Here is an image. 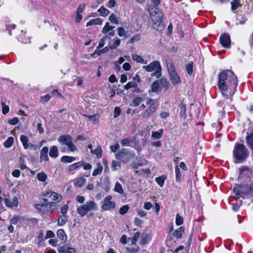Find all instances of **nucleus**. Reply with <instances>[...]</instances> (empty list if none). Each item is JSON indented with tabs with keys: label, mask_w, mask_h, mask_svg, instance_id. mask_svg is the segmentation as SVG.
Returning a JSON list of instances; mask_svg holds the SVG:
<instances>
[{
	"label": "nucleus",
	"mask_w": 253,
	"mask_h": 253,
	"mask_svg": "<svg viewBox=\"0 0 253 253\" xmlns=\"http://www.w3.org/2000/svg\"><path fill=\"white\" fill-rule=\"evenodd\" d=\"M237 85V78L232 71L224 70L218 75L217 86L225 99L232 98Z\"/></svg>",
	"instance_id": "f257e3e1"
},
{
	"label": "nucleus",
	"mask_w": 253,
	"mask_h": 253,
	"mask_svg": "<svg viewBox=\"0 0 253 253\" xmlns=\"http://www.w3.org/2000/svg\"><path fill=\"white\" fill-rule=\"evenodd\" d=\"M150 14L151 16V19L153 22V27L158 31H162L164 28L163 23V14L159 11L158 9L149 8Z\"/></svg>",
	"instance_id": "f03ea898"
},
{
	"label": "nucleus",
	"mask_w": 253,
	"mask_h": 253,
	"mask_svg": "<svg viewBox=\"0 0 253 253\" xmlns=\"http://www.w3.org/2000/svg\"><path fill=\"white\" fill-rule=\"evenodd\" d=\"M233 156L236 159L235 163L245 160L249 156V152L246 146L242 144H236L233 151Z\"/></svg>",
	"instance_id": "7ed1b4c3"
},
{
	"label": "nucleus",
	"mask_w": 253,
	"mask_h": 253,
	"mask_svg": "<svg viewBox=\"0 0 253 253\" xmlns=\"http://www.w3.org/2000/svg\"><path fill=\"white\" fill-rule=\"evenodd\" d=\"M253 191V184L238 185H236L233 189V192L239 197L245 199L252 194Z\"/></svg>",
	"instance_id": "20e7f679"
},
{
	"label": "nucleus",
	"mask_w": 253,
	"mask_h": 253,
	"mask_svg": "<svg viewBox=\"0 0 253 253\" xmlns=\"http://www.w3.org/2000/svg\"><path fill=\"white\" fill-rule=\"evenodd\" d=\"M146 104L149 106L146 110L141 114V116L144 118H148L154 114L156 111L159 106V103L157 100H154L149 97H147L146 98Z\"/></svg>",
	"instance_id": "39448f33"
},
{
	"label": "nucleus",
	"mask_w": 253,
	"mask_h": 253,
	"mask_svg": "<svg viewBox=\"0 0 253 253\" xmlns=\"http://www.w3.org/2000/svg\"><path fill=\"white\" fill-rule=\"evenodd\" d=\"M97 210V206L93 201L86 202L85 204L77 208L78 213L82 216H84L90 211H96Z\"/></svg>",
	"instance_id": "423d86ee"
},
{
	"label": "nucleus",
	"mask_w": 253,
	"mask_h": 253,
	"mask_svg": "<svg viewBox=\"0 0 253 253\" xmlns=\"http://www.w3.org/2000/svg\"><path fill=\"white\" fill-rule=\"evenodd\" d=\"M43 200L45 203L35 205L38 211L43 213L52 212L57 209L56 206L53 202L48 201L46 199H43Z\"/></svg>",
	"instance_id": "0eeeda50"
},
{
	"label": "nucleus",
	"mask_w": 253,
	"mask_h": 253,
	"mask_svg": "<svg viewBox=\"0 0 253 253\" xmlns=\"http://www.w3.org/2000/svg\"><path fill=\"white\" fill-rule=\"evenodd\" d=\"M142 68L148 72L155 71L154 75L157 78H159L161 76L162 68L159 61H153L148 65L143 66Z\"/></svg>",
	"instance_id": "6e6552de"
},
{
	"label": "nucleus",
	"mask_w": 253,
	"mask_h": 253,
	"mask_svg": "<svg viewBox=\"0 0 253 253\" xmlns=\"http://www.w3.org/2000/svg\"><path fill=\"white\" fill-rule=\"evenodd\" d=\"M58 141L63 145H66L72 152H74L77 150L76 146L72 142L71 136L69 135L60 136L58 138Z\"/></svg>",
	"instance_id": "1a4fd4ad"
},
{
	"label": "nucleus",
	"mask_w": 253,
	"mask_h": 253,
	"mask_svg": "<svg viewBox=\"0 0 253 253\" xmlns=\"http://www.w3.org/2000/svg\"><path fill=\"white\" fill-rule=\"evenodd\" d=\"M168 69L170 78V80L173 85L180 84L181 80L176 73L174 66L172 64L168 65Z\"/></svg>",
	"instance_id": "9d476101"
},
{
	"label": "nucleus",
	"mask_w": 253,
	"mask_h": 253,
	"mask_svg": "<svg viewBox=\"0 0 253 253\" xmlns=\"http://www.w3.org/2000/svg\"><path fill=\"white\" fill-rule=\"evenodd\" d=\"M133 157V154L125 149H122L116 154V158L123 163H127Z\"/></svg>",
	"instance_id": "9b49d317"
},
{
	"label": "nucleus",
	"mask_w": 253,
	"mask_h": 253,
	"mask_svg": "<svg viewBox=\"0 0 253 253\" xmlns=\"http://www.w3.org/2000/svg\"><path fill=\"white\" fill-rule=\"evenodd\" d=\"M112 200V197L111 195L106 197L101 206V209L104 211H109L114 209L116 207V203Z\"/></svg>",
	"instance_id": "f8f14e48"
},
{
	"label": "nucleus",
	"mask_w": 253,
	"mask_h": 253,
	"mask_svg": "<svg viewBox=\"0 0 253 253\" xmlns=\"http://www.w3.org/2000/svg\"><path fill=\"white\" fill-rule=\"evenodd\" d=\"M44 196L45 197V199H47L48 201L50 200L52 201V202H53V204H54V203H58L62 199V196L61 195L50 190L46 192Z\"/></svg>",
	"instance_id": "ddd939ff"
},
{
	"label": "nucleus",
	"mask_w": 253,
	"mask_h": 253,
	"mask_svg": "<svg viewBox=\"0 0 253 253\" xmlns=\"http://www.w3.org/2000/svg\"><path fill=\"white\" fill-rule=\"evenodd\" d=\"M239 176L238 178L247 176L251 177H253V167L251 168L247 166H242L239 169Z\"/></svg>",
	"instance_id": "4468645a"
},
{
	"label": "nucleus",
	"mask_w": 253,
	"mask_h": 253,
	"mask_svg": "<svg viewBox=\"0 0 253 253\" xmlns=\"http://www.w3.org/2000/svg\"><path fill=\"white\" fill-rule=\"evenodd\" d=\"M115 28V26L110 25L109 23L107 22L105 23V26L102 29V32L105 34V37L110 38V37H113L114 36V32L113 31V29Z\"/></svg>",
	"instance_id": "2eb2a0df"
},
{
	"label": "nucleus",
	"mask_w": 253,
	"mask_h": 253,
	"mask_svg": "<svg viewBox=\"0 0 253 253\" xmlns=\"http://www.w3.org/2000/svg\"><path fill=\"white\" fill-rule=\"evenodd\" d=\"M220 42L224 47H229L231 43L230 36L225 33L220 37Z\"/></svg>",
	"instance_id": "dca6fc26"
},
{
	"label": "nucleus",
	"mask_w": 253,
	"mask_h": 253,
	"mask_svg": "<svg viewBox=\"0 0 253 253\" xmlns=\"http://www.w3.org/2000/svg\"><path fill=\"white\" fill-rule=\"evenodd\" d=\"M20 141L22 143L23 147L25 149L34 147V145L33 144L29 143V139L27 136L25 135H21L20 136Z\"/></svg>",
	"instance_id": "f3484780"
},
{
	"label": "nucleus",
	"mask_w": 253,
	"mask_h": 253,
	"mask_svg": "<svg viewBox=\"0 0 253 253\" xmlns=\"http://www.w3.org/2000/svg\"><path fill=\"white\" fill-rule=\"evenodd\" d=\"M48 152V148L46 146L43 147L40 152V162L42 163L43 161H47L48 160L49 158L47 155Z\"/></svg>",
	"instance_id": "a211bd4d"
},
{
	"label": "nucleus",
	"mask_w": 253,
	"mask_h": 253,
	"mask_svg": "<svg viewBox=\"0 0 253 253\" xmlns=\"http://www.w3.org/2000/svg\"><path fill=\"white\" fill-rule=\"evenodd\" d=\"M160 91V86L158 81H154L151 85V89L149 90V93L157 92Z\"/></svg>",
	"instance_id": "6ab92c4d"
},
{
	"label": "nucleus",
	"mask_w": 253,
	"mask_h": 253,
	"mask_svg": "<svg viewBox=\"0 0 253 253\" xmlns=\"http://www.w3.org/2000/svg\"><path fill=\"white\" fill-rule=\"evenodd\" d=\"M4 203L5 205L9 208L16 207L18 205L17 199L16 197L13 198V199L11 201L8 199H5Z\"/></svg>",
	"instance_id": "aec40b11"
},
{
	"label": "nucleus",
	"mask_w": 253,
	"mask_h": 253,
	"mask_svg": "<svg viewBox=\"0 0 253 253\" xmlns=\"http://www.w3.org/2000/svg\"><path fill=\"white\" fill-rule=\"evenodd\" d=\"M86 182V179L83 177H78L75 179L74 185L78 187H82Z\"/></svg>",
	"instance_id": "412c9836"
},
{
	"label": "nucleus",
	"mask_w": 253,
	"mask_h": 253,
	"mask_svg": "<svg viewBox=\"0 0 253 253\" xmlns=\"http://www.w3.org/2000/svg\"><path fill=\"white\" fill-rule=\"evenodd\" d=\"M131 58L132 60L137 63L146 64L147 62L145 61L142 56L136 54H131Z\"/></svg>",
	"instance_id": "4be33fe9"
},
{
	"label": "nucleus",
	"mask_w": 253,
	"mask_h": 253,
	"mask_svg": "<svg viewBox=\"0 0 253 253\" xmlns=\"http://www.w3.org/2000/svg\"><path fill=\"white\" fill-rule=\"evenodd\" d=\"M49 155L50 157L56 158L58 156V149L56 146H52L49 150Z\"/></svg>",
	"instance_id": "5701e85b"
},
{
	"label": "nucleus",
	"mask_w": 253,
	"mask_h": 253,
	"mask_svg": "<svg viewBox=\"0 0 253 253\" xmlns=\"http://www.w3.org/2000/svg\"><path fill=\"white\" fill-rule=\"evenodd\" d=\"M144 98L140 96H135L133 98L132 101V105L134 107H137L140 105L144 101Z\"/></svg>",
	"instance_id": "b1692460"
},
{
	"label": "nucleus",
	"mask_w": 253,
	"mask_h": 253,
	"mask_svg": "<svg viewBox=\"0 0 253 253\" xmlns=\"http://www.w3.org/2000/svg\"><path fill=\"white\" fill-rule=\"evenodd\" d=\"M18 40L24 43H29L30 42V39L29 37H26L25 33L21 31V34L18 38Z\"/></svg>",
	"instance_id": "393cba45"
},
{
	"label": "nucleus",
	"mask_w": 253,
	"mask_h": 253,
	"mask_svg": "<svg viewBox=\"0 0 253 253\" xmlns=\"http://www.w3.org/2000/svg\"><path fill=\"white\" fill-rule=\"evenodd\" d=\"M184 231V228L183 227H182V226L180 227L179 228H178V229H176L174 231V232L173 233V236L175 238H176L177 239H179V238H180L182 236Z\"/></svg>",
	"instance_id": "a878e982"
},
{
	"label": "nucleus",
	"mask_w": 253,
	"mask_h": 253,
	"mask_svg": "<svg viewBox=\"0 0 253 253\" xmlns=\"http://www.w3.org/2000/svg\"><path fill=\"white\" fill-rule=\"evenodd\" d=\"M102 149L100 146H98L94 150H91L90 153L92 155H95L98 158L102 157Z\"/></svg>",
	"instance_id": "bb28decb"
},
{
	"label": "nucleus",
	"mask_w": 253,
	"mask_h": 253,
	"mask_svg": "<svg viewBox=\"0 0 253 253\" xmlns=\"http://www.w3.org/2000/svg\"><path fill=\"white\" fill-rule=\"evenodd\" d=\"M102 23V20L99 18H97L95 19H93L90 21H89L86 23V27L93 25H101Z\"/></svg>",
	"instance_id": "cd10ccee"
},
{
	"label": "nucleus",
	"mask_w": 253,
	"mask_h": 253,
	"mask_svg": "<svg viewBox=\"0 0 253 253\" xmlns=\"http://www.w3.org/2000/svg\"><path fill=\"white\" fill-rule=\"evenodd\" d=\"M84 162L83 161H80L76 163H74L72 165H71L69 166L68 168V170L69 171H73L74 170L76 169L81 167L83 165H84Z\"/></svg>",
	"instance_id": "c85d7f7f"
},
{
	"label": "nucleus",
	"mask_w": 253,
	"mask_h": 253,
	"mask_svg": "<svg viewBox=\"0 0 253 253\" xmlns=\"http://www.w3.org/2000/svg\"><path fill=\"white\" fill-rule=\"evenodd\" d=\"M67 221V217L66 215H60L57 220V224L60 226H63Z\"/></svg>",
	"instance_id": "c756f323"
},
{
	"label": "nucleus",
	"mask_w": 253,
	"mask_h": 253,
	"mask_svg": "<svg viewBox=\"0 0 253 253\" xmlns=\"http://www.w3.org/2000/svg\"><path fill=\"white\" fill-rule=\"evenodd\" d=\"M103 170V167L100 163L97 164L96 168L94 169L92 172V175L95 176L97 175L101 174Z\"/></svg>",
	"instance_id": "7c9ffc66"
},
{
	"label": "nucleus",
	"mask_w": 253,
	"mask_h": 253,
	"mask_svg": "<svg viewBox=\"0 0 253 253\" xmlns=\"http://www.w3.org/2000/svg\"><path fill=\"white\" fill-rule=\"evenodd\" d=\"M76 158L68 156H62L61 158V161L63 163H70L76 160Z\"/></svg>",
	"instance_id": "2f4dec72"
},
{
	"label": "nucleus",
	"mask_w": 253,
	"mask_h": 253,
	"mask_svg": "<svg viewBox=\"0 0 253 253\" xmlns=\"http://www.w3.org/2000/svg\"><path fill=\"white\" fill-rule=\"evenodd\" d=\"M58 237L63 241H66L67 236L63 229H59L57 232Z\"/></svg>",
	"instance_id": "473e14b6"
},
{
	"label": "nucleus",
	"mask_w": 253,
	"mask_h": 253,
	"mask_svg": "<svg viewBox=\"0 0 253 253\" xmlns=\"http://www.w3.org/2000/svg\"><path fill=\"white\" fill-rule=\"evenodd\" d=\"M163 133V129H160L157 131H153L152 132V137L155 139H159L162 137Z\"/></svg>",
	"instance_id": "72a5a7b5"
},
{
	"label": "nucleus",
	"mask_w": 253,
	"mask_h": 253,
	"mask_svg": "<svg viewBox=\"0 0 253 253\" xmlns=\"http://www.w3.org/2000/svg\"><path fill=\"white\" fill-rule=\"evenodd\" d=\"M160 84L162 87L165 88L166 90L168 89L169 83L167 79L163 78H161L160 80Z\"/></svg>",
	"instance_id": "f704fd0d"
},
{
	"label": "nucleus",
	"mask_w": 253,
	"mask_h": 253,
	"mask_svg": "<svg viewBox=\"0 0 253 253\" xmlns=\"http://www.w3.org/2000/svg\"><path fill=\"white\" fill-rule=\"evenodd\" d=\"M97 11L99 12L100 15L103 17H106L109 14V11L104 6H102Z\"/></svg>",
	"instance_id": "c9c22d12"
},
{
	"label": "nucleus",
	"mask_w": 253,
	"mask_h": 253,
	"mask_svg": "<svg viewBox=\"0 0 253 253\" xmlns=\"http://www.w3.org/2000/svg\"><path fill=\"white\" fill-rule=\"evenodd\" d=\"M14 142V138L13 137H9L4 142L3 145L5 148H10Z\"/></svg>",
	"instance_id": "e433bc0d"
},
{
	"label": "nucleus",
	"mask_w": 253,
	"mask_h": 253,
	"mask_svg": "<svg viewBox=\"0 0 253 253\" xmlns=\"http://www.w3.org/2000/svg\"><path fill=\"white\" fill-rule=\"evenodd\" d=\"M247 20V18L246 16L243 15H239L237 17V22L236 24L237 25L238 24L243 25L244 24Z\"/></svg>",
	"instance_id": "4c0bfd02"
},
{
	"label": "nucleus",
	"mask_w": 253,
	"mask_h": 253,
	"mask_svg": "<svg viewBox=\"0 0 253 253\" xmlns=\"http://www.w3.org/2000/svg\"><path fill=\"white\" fill-rule=\"evenodd\" d=\"M37 177L38 179L41 182H45L47 179V175L43 172L37 174Z\"/></svg>",
	"instance_id": "58836bf2"
},
{
	"label": "nucleus",
	"mask_w": 253,
	"mask_h": 253,
	"mask_svg": "<svg viewBox=\"0 0 253 253\" xmlns=\"http://www.w3.org/2000/svg\"><path fill=\"white\" fill-rule=\"evenodd\" d=\"M165 179L166 177L164 175H162L155 178L156 182L161 187L163 186Z\"/></svg>",
	"instance_id": "ea45409f"
},
{
	"label": "nucleus",
	"mask_w": 253,
	"mask_h": 253,
	"mask_svg": "<svg viewBox=\"0 0 253 253\" xmlns=\"http://www.w3.org/2000/svg\"><path fill=\"white\" fill-rule=\"evenodd\" d=\"M242 6L239 0H234L231 2V9L232 10H236L238 7Z\"/></svg>",
	"instance_id": "a19ab883"
},
{
	"label": "nucleus",
	"mask_w": 253,
	"mask_h": 253,
	"mask_svg": "<svg viewBox=\"0 0 253 253\" xmlns=\"http://www.w3.org/2000/svg\"><path fill=\"white\" fill-rule=\"evenodd\" d=\"M137 85L136 83L133 81L127 83L125 86L124 88L125 89H128L130 88H136Z\"/></svg>",
	"instance_id": "79ce46f5"
},
{
	"label": "nucleus",
	"mask_w": 253,
	"mask_h": 253,
	"mask_svg": "<svg viewBox=\"0 0 253 253\" xmlns=\"http://www.w3.org/2000/svg\"><path fill=\"white\" fill-rule=\"evenodd\" d=\"M121 167L120 163L116 161H113L111 164V168L113 170L115 171Z\"/></svg>",
	"instance_id": "37998d69"
},
{
	"label": "nucleus",
	"mask_w": 253,
	"mask_h": 253,
	"mask_svg": "<svg viewBox=\"0 0 253 253\" xmlns=\"http://www.w3.org/2000/svg\"><path fill=\"white\" fill-rule=\"evenodd\" d=\"M114 191L117 192L120 194H122L123 193V189L122 188V186L120 183L117 182L115 184V186L114 188Z\"/></svg>",
	"instance_id": "c03bdc74"
},
{
	"label": "nucleus",
	"mask_w": 253,
	"mask_h": 253,
	"mask_svg": "<svg viewBox=\"0 0 253 253\" xmlns=\"http://www.w3.org/2000/svg\"><path fill=\"white\" fill-rule=\"evenodd\" d=\"M109 21L113 24H118L119 23L118 19L114 14H111L109 17Z\"/></svg>",
	"instance_id": "a18cd8bd"
},
{
	"label": "nucleus",
	"mask_w": 253,
	"mask_h": 253,
	"mask_svg": "<svg viewBox=\"0 0 253 253\" xmlns=\"http://www.w3.org/2000/svg\"><path fill=\"white\" fill-rule=\"evenodd\" d=\"M183 223V218L179 214L176 215L175 223L177 225L179 226L182 224Z\"/></svg>",
	"instance_id": "49530a36"
},
{
	"label": "nucleus",
	"mask_w": 253,
	"mask_h": 253,
	"mask_svg": "<svg viewBox=\"0 0 253 253\" xmlns=\"http://www.w3.org/2000/svg\"><path fill=\"white\" fill-rule=\"evenodd\" d=\"M186 72L189 75H191L193 72V63L189 62L186 66Z\"/></svg>",
	"instance_id": "de8ad7c7"
},
{
	"label": "nucleus",
	"mask_w": 253,
	"mask_h": 253,
	"mask_svg": "<svg viewBox=\"0 0 253 253\" xmlns=\"http://www.w3.org/2000/svg\"><path fill=\"white\" fill-rule=\"evenodd\" d=\"M139 236H140L139 232H137L134 233V234L133 235V236L132 237V238L131 239V244L132 245H135L136 244V242H137Z\"/></svg>",
	"instance_id": "09e8293b"
},
{
	"label": "nucleus",
	"mask_w": 253,
	"mask_h": 253,
	"mask_svg": "<svg viewBox=\"0 0 253 253\" xmlns=\"http://www.w3.org/2000/svg\"><path fill=\"white\" fill-rule=\"evenodd\" d=\"M2 106V112L3 114H6L9 111V107L6 105L4 102L1 103Z\"/></svg>",
	"instance_id": "8fccbe9b"
},
{
	"label": "nucleus",
	"mask_w": 253,
	"mask_h": 253,
	"mask_svg": "<svg viewBox=\"0 0 253 253\" xmlns=\"http://www.w3.org/2000/svg\"><path fill=\"white\" fill-rule=\"evenodd\" d=\"M128 209V206L127 205H125L120 209L119 212L121 214L124 215L127 212Z\"/></svg>",
	"instance_id": "3c124183"
},
{
	"label": "nucleus",
	"mask_w": 253,
	"mask_h": 253,
	"mask_svg": "<svg viewBox=\"0 0 253 253\" xmlns=\"http://www.w3.org/2000/svg\"><path fill=\"white\" fill-rule=\"evenodd\" d=\"M121 43V40L119 39L115 38L114 40V43L112 45H110V48H115L118 47Z\"/></svg>",
	"instance_id": "603ef678"
},
{
	"label": "nucleus",
	"mask_w": 253,
	"mask_h": 253,
	"mask_svg": "<svg viewBox=\"0 0 253 253\" xmlns=\"http://www.w3.org/2000/svg\"><path fill=\"white\" fill-rule=\"evenodd\" d=\"M22 217L18 215H14L12 218L10 220V223L13 224H16L18 221L22 219Z\"/></svg>",
	"instance_id": "864d4df0"
},
{
	"label": "nucleus",
	"mask_w": 253,
	"mask_h": 253,
	"mask_svg": "<svg viewBox=\"0 0 253 253\" xmlns=\"http://www.w3.org/2000/svg\"><path fill=\"white\" fill-rule=\"evenodd\" d=\"M19 168L23 170L27 168L26 165L24 163V160L22 157L19 158Z\"/></svg>",
	"instance_id": "5fc2aeb1"
},
{
	"label": "nucleus",
	"mask_w": 253,
	"mask_h": 253,
	"mask_svg": "<svg viewBox=\"0 0 253 253\" xmlns=\"http://www.w3.org/2000/svg\"><path fill=\"white\" fill-rule=\"evenodd\" d=\"M19 122V119L17 117H14L12 119H9L8 121V123L9 124L11 125H15L17 124Z\"/></svg>",
	"instance_id": "6e6d98bb"
},
{
	"label": "nucleus",
	"mask_w": 253,
	"mask_h": 253,
	"mask_svg": "<svg viewBox=\"0 0 253 253\" xmlns=\"http://www.w3.org/2000/svg\"><path fill=\"white\" fill-rule=\"evenodd\" d=\"M108 50H109L108 47L106 46L102 49L95 50V51L94 52V53L97 54L98 55H100L102 53L107 52Z\"/></svg>",
	"instance_id": "4d7b16f0"
},
{
	"label": "nucleus",
	"mask_w": 253,
	"mask_h": 253,
	"mask_svg": "<svg viewBox=\"0 0 253 253\" xmlns=\"http://www.w3.org/2000/svg\"><path fill=\"white\" fill-rule=\"evenodd\" d=\"M118 35L120 37H124L126 35V31L123 27H119L118 29Z\"/></svg>",
	"instance_id": "13d9d810"
},
{
	"label": "nucleus",
	"mask_w": 253,
	"mask_h": 253,
	"mask_svg": "<svg viewBox=\"0 0 253 253\" xmlns=\"http://www.w3.org/2000/svg\"><path fill=\"white\" fill-rule=\"evenodd\" d=\"M68 210V206L67 205H64L61 208V212L63 215H65Z\"/></svg>",
	"instance_id": "bf43d9fd"
},
{
	"label": "nucleus",
	"mask_w": 253,
	"mask_h": 253,
	"mask_svg": "<svg viewBox=\"0 0 253 253\" xmlns=\"http://www.w3.org/2000/svg\"><path fill=\"white\" fill-rule=\"evenodd\" d=\"M126 253H137L138 251L137 248H134L133 247H127L126 249Z\"/></svg>",
	"instance_id": "052dcab7"
},
{
	"label": "nucleus",
	"mask_w": 253,
	"mask_h": 253,
	"mask_svg": "<svg viewBox=\"0 0 253 253\" xmlns=\"http://www.w3.org/2000/svg\"><path fill=\"white\" fill-rule=\"evenodd\" d=\"M131 140H132L131 139L129 138L124 139L121 142L122 145V146L128 145L129 144V143L131 141Z\"/></svg>",
	"instance_id": "680f3d73"
},
{
	"label": "nucleus",
	"mask_w": 253,
	"mask_h": 253,
	"mask_svg": "<svg viewBox=\"0 0 253 253\" xmlns=\"http://www.w3.org/2000/svg\"><path fill=\"white\" fill-rule=\"evenodd\" d=\"M121 114V110L119 107H116L114 109V117L117 118L120 116Z\"/></svg>",
	"instance_id": "e2e57ef3"
},
{
	"label": "nucleus",
	"mask_w": 253,
	"mask_h": 253,
	"mask_svg": "<svg viewBox=\"0 0 253 253\" xmlns=\"http://www.w3.org/2000/svg\"><path fill=\"white\" fill-rule=\"evenodd\" d=\"M55 236L54 233L51 230H48L46 232L45 239L53 238Z\"/></svg>",
	"instance_id": "0e129e2a"
},
{
	"label": "nucleus",
	"mask_w": 253,
	"mask_h": 253,
	"mask_svg": "<svg viewBox=\"0 0 253 253\" xmlns=\"http://www.w3.org/2000/svg\"><path fill=\"white\" fill-rule=\"evenodd\" d=\"M85 8V4L83 3L80 5L77 10V13L81 14Z\"/></svg>",
	"instance_id": "69168bd1"
},
{
	"label": "nucleus",
	"mask_w": 253,
	"mask_h": 253,
	"mask_svg": "<svg viewBox=\"0 0 253 253\" xmlns=\"http://www.w3.org/2000/svg\"><path fill=\"white\" fill-rule=\"evenodd\" d=\"M76 200L78 203L83 204L84 203L85 199L84 196L78 195L76 197Z\"/></svg>",
	"instance_id": "338daca9"
},
{
	"label": "nucleus",
	"mask_w": 253,
	"mask_h": 253,
	"mask_svg": "<svg viewBox=\"0 0 253 253\" xmlns=\"http://www.w3.org/2000/svg\"><path fill=\"white\" fill-rule=\"evenodd\" d=\"M67 248L65 246L59 247L57 250L59 253H66Z\"/></svg>",
	"instance_id": "774afa93"
}]
</instances>
